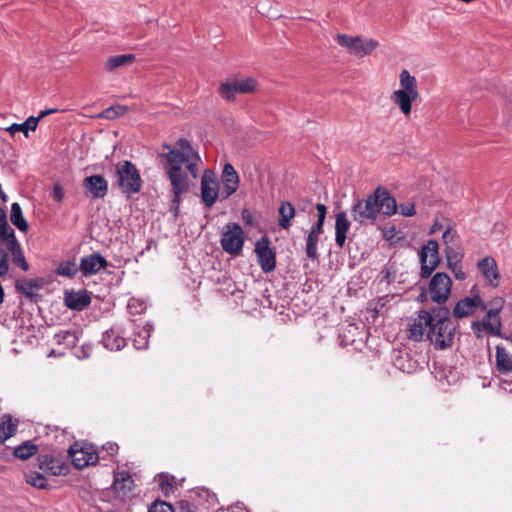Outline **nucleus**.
<instances>
[{
    "instance_id": "c9c22d12",
    "label": "nucleus",
    "mask_w": 512,
    "mask_h": 512,
    "mask_svg": "<svg viewBox=\"0 0 512 512\" xmlns=\"http://www.w3.org/2000/svg\"><path fill=\"white\" fill-rule=\"evenodd\" d=\"M38 451V448L35 444H33L31 441H26L22 443L21 445L17 446L14 449V456L26 460L30 458L31 456L35 455Z\"/></svg>"
},
{
    "instance_id": "37998d69",
    "label": "nucleus",
    "mask_w": 512,
    "mask_h": 512,
    "mask_svg": "<svg viewBox=\"0 0 512 512\" xmlns=\"http://www.w3.org/2000/svg\"><path fill=\"white\" fill-rule=\"evenodd\" d=\"M25 479L28 484L37 488L43 489L47 486L46 478L40 473H28L25 475Z\"/></svg>"
},
{
    "instance_id": "bb28decb",
    "label": "nucleus",
    "mask_w": 512,
    "mask_h": 512,
    "mask_svg": "<svg viewBox=\"0 0 512 512\" xmlns=\"http://www.w3.org/2000/svg\"><path fill=\"white\" fill-rule=\"evenodd\" d=\"M82 331L79 328H73L70 330H60L55 334V341L69 348H73L76 346Z\"/></svg>"
},
{
    "instance_id": "c85d7f7f",
    "label": "nucleus",
    "mask_w": 512,
    "mask_h": 512,
    "mask_svg": "<svg viewBox=\"0 0 512 512\" xmlns=\"http://www.w3.org/2000/svg\"><path fill=\"white\" fill-rule=\"evenodd\" d=\"M15 287L18 292L24 294L28 298H32L41 288V285L36 279H19L16 281Z\"/></svg>"
},
{
    "instance_id": "72a5a7b5",
    "label": "nucleus",
    "mask_w": 512,
    "mask_h": 512,
    "mask_svg": "<svg viewBox=\"0 0 512 512\" xmlns=\"http://www.w3.org/2000/svg\"><path fill=\"white\" fill-rule=\"evenodd\" d=\"M154 330L152 324L147 323L133 340L134 347L138 350L146 349L148 347V339Z\"/></svg>"
},
{
    "instance_id": "7c9ffc66",
    "label": "nucleus",
    "mask_w": 512,
    "mask_h": 512,
    "mask_svg": "<svg viewBox=\"0 0 512 512\" xmlns=\"http://www.w3.org/2000/svg\"><path fill=\"white\" fill-rule=\"evenodd\" d=\"M10 220L12 224L22 232L28 230V223L23 216L22 208L19 203L14 202L11 205Z\"/></svg>"
},
{
    "instance_id": "b1692460",
    "label": "nucleus",
    "mask_w": 512,
    "mask_h": 512,
    "mask_svg": "<svg viewBox=\"0 0 512 512\" xmlns=\"http://www.w3.org/2000/svg\"><path fill=\"white\" fill-rule=\"evenodd\" d=\"M133 485L134 481L129 472L120 471L115 473L113 488L118 494L126 496L128 493L132 491Z\"/></svg>"
},
{
    "instance_id": "ea45409f",
    "label": "nucleus",
    "mask_w": 512,
    "mask_h": 512,
    "mask_svg": "<svg viewBox=\"0 0 512 512\" xmlns=\"http://www.w3.org/2000/svg\"><path fill=\"white\" fill-rule=\"evenodd\" d=\"M445 254L448 266L461 263L464 255L458 244L448 245V247L445 248Z\"/></svg>"
},
{
    "instance_id": "f257e3e1",
    "label": "nucleus",
    "mask_w": 512,
    "mask_h": 512,
    "mask_svg": "<svg viewBox=\"0 0 512 512\" xmlns=\"http://www.w3.org/2000/svg\"><path fill=\"white\" fill-rule=\"evenodd\" d=\"M164 147L168 152L161 153L159 158L171 186V210L177 215L183 196L195 185L203 161L187 139H178L176 147L167 144Z\"/></svg>"
},
{
    "instance_id": "603ef678",
    "label": "nucleus",
    "mask_w": 512,
    "mask_h": 512,
    "mask_svg": "<svg viewBox=\"0 0 512 512\" xmlns=\"http://www.w3.org/2000/svg\"><path fill=\"white\" fill-rule=\"evenodd\" d=\"M442 238L446 247H448V245L458 244L455 240V233L451 229H446Z\"/></svg>"
},
{
    "instance_id": "f704fd0d",
    "label": "nucleus",
    "mask_w": 512,
    "mask_h": 512,
    "mask_svg": "<svg viewBox=\"0 0 512 512\" xmlns=\"http://www.w3.org/2000/svg\"><path fill=\"white\" fill-rule=\"evenodd\" d=\"M13 237H16L15 232L8 225L5 211L0 208V243H7Z\"/></svg>"
},
{
    "instance_id": "8fccbe9b",
    "label": "nucleus",
    "mask_w": 512,
    "mask_h": 512,
    "mask_svg": "<svg viewBox=\"0 0 512 512\" xmlns=\"http://www.w3.org/2000/svg\"><path fill=\"white\" fill-rule=\"evenodd\" d=\"M64 196L65 192L62 185L60 183H55L51 191L52 199L57 203H61L64 200Z\"/></svg>"
},
{
    "instance_id": "79ce46f5",
    "label": "nucleus",
    "mask_w": 512,
    "mask_h": 512,
    "mask_svg": "<svg viewBox=\"0 0 512 512\" xmlns=\"http://www.w3.org/2000/svg\"><path fill=\"white\" fill-rule=\"evenodd\" d=\"M320 235L308 233L306 238V255L308 258L314 260L318 257L317 245Z\"/></svg>"
},
{
    "instance_id": "4c0bfd02",
    "label": "nucleus",
    "mask_w": 512,
    "mask_h": 512,
    "mask_svg": "<svg viewBox=\"0 0 512 512\" xmlns=\"http://www.w3.org/2000/svg\"><path fill=\"white\" fill-rule=\"evenodd\" d=\"M316 209H317V221H316V223H314L312 225L309 232L312 234L321 235L323 233V226H324V222H325V218H326V214H327V207L322 203H318L316 205Z\"/></svg>"
},
{
    "instance_id": "9d476101",
    "label": "nucleus",
    "mask_w": 512,
    "mask_h": 512,
    "mask_svg": "<svg viewBox=\"0 0 512 512\" xmlns=\"http://www.w3.org/2000/svg\"><path fill=\"white\" fill-rule=\"evenodd\" d=\"M254 251L262 271L264 273L272 272L276 267V255L270 240L267 237L260 238L255 244Z\"/></svg>"
},
{
    "instance_id": "a18cd8bd",
    "label": "nucleus",
    "mask_w": 512,
    "mask_h": 512,
    "mask_svg": "<svg viewBox=\"0 0 512 512\" xmlns=\"http://www.w3.org/2000/svg\"><path fill=\"white\" fill-rule=\"evenodd\" d=\"M127 309L132 315L140 314L145 311L146 303L142 300L132 298L128 302Z\"/></svg>"
},
{
    "instance_id": "393cba45",
    "label": "nucleus",
    "mask_w": 512,
    "mask_h": 512,
    "mask_svg": "<svg viewBox=\"0 0 512 512\" xmlns=\"http://www.w3.org/2000/svg\"><path fill=\"white\" fill-rule=\"evenodd\" d=\"M399 85V91L419 97L418 81L407 69L400 72Z\"/></svg>"
},
{
    "instance_id": "f8f14e48",
    "label": "nucleus",
    "mask_w": 512,
    "mask_h": 512,
    "mask_svg": "<svg viewBox=\"0 0 512 512\" xmlns=\"http://www.w3.org/2000/svg\"><path fill=\"white\" fill-rule=\"evenodd\" d=\"M499 308L490 309L486 316L483 318L482 322H473L472 330L475 334L480 336L478 332L481 329V326L491 335L500 337L501 336V328L502 323L499 317Z\"/></svg>"
},
{
    "instance_id": "6e6552de",
    "label": "nucleus",
    "mask_w": 512,
    "mask_h": 512,
    "mask_svg": "<svg viewBox=\"0 0 512 512\" xmlns=\"http://www.w3.org/2000/svg\"><path fill=\"white\" fill-rule=\"evenodd\" d=\"M452 281L448 274L437 272L433 275L429 283V294L433 302L437 304L445 303L451 293Z\"/></svg>"
},
{
    "instance_id": "ddd939ff",
    "label": "nucleus",
    "mask_w": 512,
    "mask_h": 512,
    "mask_svg": "<svg viewBox=\"0 0 512 512\" xmlns=\"http://www.w3.org/2000/svg\"><path fill=\"white\" fill-rule=\"evenodd\" d=\"M68 454L72 464L78 469L94 465L98 461L96 451L85 447L77 448V444L69 448Z\"/></svg>"
},
{
    "instance_id": "2eb2a0df",
    "label": "nucleus",
    "mask_w": 512,
    "mask_h": 512,
    "mask_svg": "<svg viewBox=\"0 0 512 512\" xmlns=\"http://www.w3.org/2000/svg\"><path fill=\"white\" fill-rule=\"evenodd\" d=\"M477 268L485 281L496 288L500 283V273L496 260L492 256H486L477 263Z\"/></svg>"
},
{
    "instance_id": "09e8293b",
    "label": "nucleus",
    "mask_w": 512,
    "mask_h": 512,
    "mask_svg": "<svg viewBox=\"0 0 512 512\" xmlns=\"http://www.w3.org/2000/svg\"><path fill=\"white\" fill-rule=\"evenodd\" d=\"M9 271L8 252L0 248V277L4 276Z\"/></svg>"
},
{
    "instance_id": "6ab92c4d",
    "label": "nucleus",
    "mask_w": 512,
    "mask_h": 512,
    "mask_svg": "<svg viewBox=\"0 0 512 512\" xmlns=\"http://www.w3.org/2000/svg\"><path fill=\"white\" fill-rule=\"evenodd\" d=\"M38 465L42 471L53 476L65 474L67 472L65 462L50 455L39 456Z\"/></svg>"
},
{
    "instance_id": "f3484780",
    "label": "nucleus",
    "mask_w": 512,
    "mask_h": 512,
    "mask_svg": "<svg viewBox=\"0 0 512 512\" xmlns=\"http://www.w3.org/2000/svg\"><path fill=\"white\" fill-rule=\"evenodd\" d=\"M480 306H484L480 296L464 297L456 303L453 309V315L457 319H462L472 315Z\"/></svg>"
},
{
    "instance_id": "9b49d317",
    "label": "nucleus",
    "mask_w": 512,
    "mask_h": 512,
    "mask_svg": "<svg viewBox=\"0 0 512 512\" xmlns=\"http://www.w3.org/2000/svg\"><path fill=\"white\" fill-rule=\"evenodd\" d=\"M87 197L103 199L108 194V181L99 174L87 176L82 182Z\"/></svg>"
},
{
    "instance_id": "58836bf2",
    "label": "nucleus",
    "mask_w": 512,
    "mask_h": 512,
    "mask_svg": "<svg viewBox=\"0 0 512 512\" xmlns=\"http://www.w3.org/2000/svg\"><path fill=\"white\" fill-rule=\"evenodd\" d=\"M238 93L239 91L234 79L222 83L219 87L220 96L227 101L234 100Z\"/></svg>"
},
{
    "instance_id": "cd10ccee",
    "label": "nucleus",
    "mask_w": 512,
    "mask_h": 512,
    "mask_svg": "<svg viewBox=\"0 0 512 512\" xmlns=\"http://www.w3.org/2000/svg\"><path fill=\"white\" fill-rule=\"evenodd\" d=\"M495 349L497 370L503 374L512 372V355L501 345H497Z\"/></svg>"
},
{
    "instance_id": "aec40b11",
    "label": "nucleus",
    "mask_w": 512,
    "mask_h": 512,
    "mask_svg": "<svg viewBox=\"0 0 512 512\" xmlns=\"http://www.w3.org/2000/svg\"><path fill=\"white\" fill-rule=\"evenodd\" d=\"M102 344L111 351H119L126 346V339L119 327H112L103 334Z\"/></svg>"
},
{
    "instance_id": "f03ea898",
    "label": "nucleus",
    "mask_w": 512,
    "mask_h": 512,
    "mask_svg": "<svg viewBox=\"0 0 512 512\" xmlns=\"http://www.w3.org/2000/svg\"><path fill=\"white\" fill-rule=\"evenodd\" d=\"M456 327L446 307L431 311L421 310L409 325V338L414 341L429 340L437 349L452 346Z\"/></svg>"
},
{
    "instance_id": "c03bdc74",
    "label": "nucleus",
    "mask_w": 512,
    "mask_h": 512,
    "mask_svg": "<svg viewBox=\"0 0 512 512\" xmlns=\"http://www.w3.org/2000/svg\"><path fill=\"white\" fill-rule=\"evenodd\" d=\"M239 93H250L256 88V81L253 78L234 79Z\"/></svg>"
},
{
    "instance_id": "0eeeda50",
    "label": "nucleus",
    "mask_w": 512,
    "mask_h": 512,
    "mask_svg": "<svg viewBox=\"0 0 512 512\" xmlns=\"http://www.w3.org/2000/svg\"><path fill=\"white\" fill-rule=\"evenodd\" d=\"M201 200L205 207L211 208L217 201L220 190L216 173L211 169H205L201 177Z\"/></svg>"
},
{
    "instance_id": "a878e982",
    "label": "nucleus",
    "mask_w": 512,
    "mask_h": 512,
    "mask_svg": "<svg viewBox=\"0 0 512 512\" xmlns=\"http://www.w3.org/2000/svg\"><path fill=\"white\" fill-rule=\"evenodd\" d=\"M278 225L282 229H289L292 225V220L296 216V209L289 201L281 202L279 209Z\"/></svg>"
},
{
    "instance_id": "3c124183",
    "label": "nucleus",
    "mask_w": 512,
    "mask_h": 512,
    "mask_svg": "<svg viewBox=\"0 0 512 512\" xmlns=\"http://www.w3.org/2000/svg\"><path fill=\"white\" fill-rule=\"evenodd\" d=\"M448 268L453 272L457 280H465L467 278V274L463 271L461 263L449 265Z\"/></svg>"
},
{
    "instance_id": "864d4df0",
    "label": "nucleus",
    "mask_w": 512,
    "mask_h": 512,
    "mask_svg": "<svg viewBox=\"0 0 512 512\" xmlns=\"http://www.w3.org/2000/svg\"><path fill=\"white\" fill-rule=\"evenodd\" d=\"M159 486L161 487V490L167 493L168 489L171 488V484L168 481V477L165 475H159Z\"/></svg>"
},
{
    "instance_id": "5701e85b",
    "label": "nucleus",
    "mask_w": 512,
    "mask_h": 512,
    "mask_svg": "<svg viewBox=\"0 0 512 512\" xmlns=\"http://www.w3.org/2000/svg\"><path fill=\"white\" fill-rule=\"evenodd\" d=\"M419 97L408 94L405 92H401L399 90H395L391 96V101L400 109V111L405 115L409 116L412 111V103L416 101Z\"/></svg>"
},
{
    "instance_id": "dca6fc26",
    "label": "nucleus",
    "mask_w": 512,
    "mask_h": 512,
    "mask_svg": "<svg viewBox=\"0 0 512 512\" xmlns=\"http://www.w3.org/2000/svg\"><path fill=\"white\" fill-rule=\"evenodd\" d=\"M108 266L107 260L99 253L84 256L80 260L79 270L84 276L97 274Z\"/></svg>"
},
{
    "instance_id": "473e14b6",
    "label": "nucleus",
    "mask_w": 512,
    "mask_h": 512,
    "mask_svg": "<svg viewBox=\"0 0 512 512\" xmlns=\"http://www.w3.org/2000/svg\"><path fill=\"white\" fill-rule=\"evenodd\" d=\"M16 430L17 426L12 423L11 416H3L0 420V443H3L5 440L13 436Z\"/></svg>"
},
{
    "instance_id": "5fc2aeb1",
    "label": "nucleus",
    "mask_w": 512,
    "mask_h": 512,
    "mask_svg": "<svg viewBox=\"0 0 512 512\" xmlns=\"http://www.w3.org/2000/svg\"><path fill=\"white\" fill-rule=\"evenodd\" d=\"M56 112H58L57 108H49V109H45V110L40 111L39 115L37 117H35L37 119V124L44 117H46V116H48L50 114L56 113Z\"/></svg>"
},
{
    "instance_id": "4468645a",
    "label": "nucleus",
    "mask_w": 512,
    "mask_h": 512,
    "mask_svg": "<svg viewBox=\"0 0 512 512\" xmlns=\"http://www.w3.org/2000/svg\"><path fill=\"white\" fill-rule=\"evenodd\" d=\"M221 181L223 184L221 196L225 200L237 191L240 182L238 173L232 164L225 163L221 174Z\"/></svg>"
},
{
    "instance_id": "c756f323",
    "label": "nucleus",
    "mask_w": 512,
    "mask_h": 512,
    "mask_svg": "<svg viewBox=\"0 0 512 512\" xmlns=\"http://www.w3.org/2000/svg\"><path fill=\"white\" fill-rule=\"evenodd\" d=\"M134 54H122L109 57L105 62V68L107 71L112 72L115 69L130 65L134 62Z\"/></svg>"
},
{
    "instance_id": "13d9d810",
    "label": "nucleus",
    "mask_w": 512,
    "mask_h": 512,
    "mask_svg": "<svg viewBox=\"0 0 512 512\" xmlns=\"http://www.w3.org/2000/svg\"><path fill=\"white\" fill-rule=\"evenodd\" d=\"M187 512H192V511H191V510H190V508H189Z\"/></svg>"
},
{
    "instance_id": "7ed1b4c3",
    "label": "nucleus",
    "mask_w": 512,
    "mask_h": 512,
    "mask_svg": "<svg viewBox=\"0 0 512 512\" xmlns=\"http://www.w3.org/2000/svg\"><path fill=\"white\" fill-rule=\"evenodd\" d=\"M380 212L388 217L397 212L396 199L382 186L377 187L367 198L358 200L351 208L352 218L359 224H373Z\"/></svg>"
},
{
    "instance_id": "a19ab883",
    "label": "nucleus",
    "mask_w": 512,
    "mask_h": 512,
    "mask_svg": "<svg viewBox=\"0 0 512 512\" xmlns=\"http://www.w3.org/2000/svg\"><path fill=\"white\" fill-rule=\"evenodd\" d=\"M78 271L79 267L74 260L62 261L56 269L58 275L65 277H74Z\"/></svg>"
},
{
    "instance_id": "423d86ee",
    "label": "nucleus",
    "mask_w": 512,
    "mask_h": 512,
    "mask_svg": "<svg viewBox=\"0 0 512 512\" xmlns=\"http://www.w3.org/2000/svg\"><path fill=\"white\" fill-rule=\"evenodd\" d=\"M220 243L222 249L230 255L236 256L240 254L244 245V231L242 227L235 222L225 225Z\"/></svg>"
},
{
    "instance_id": "6e6d98bb",
    "label": "nucleus",
    "mask_w": 512,
    "mask_h": 512,
    "mask_svg": "<svg viewBox=\"0 0 512 512\" xmlns=\"http://www.w3.org/2000/svg\"><path fill=\"white\" fill-rule=\"evenodd\" d=\"M104 449L110 454L113 455L118 451V445L116 443H108L104 445Z\"/></svg>"
},
{
    "instance_id": "4d7b16f0",
    "label": "nucleus",
    "mask_w": 512,
    "mask_h": 512,
    "mask_svg": "<svg viewBox=\"0 0 512 512\" xmlns=\"http://www.w3.org/2000/svg\"><path fill=\"white\" fill-rule=\"evenodd\" d=\"M82 354H77L78 358H87L91 352V346L83 345L81 349Z\"/></svg>"
},
{
    "instance_id": "4be33fe9",
    "label": "nucleus",
    "mask_w": 512,
    "mask_h": 512,
    "mask_svg": "<svg viewBox=\"0 0 512 512\" xmlns=\"http://www.w3.org/2000/svg\"><path fill=\"white\" fill-rule=\"evenodd\" d=\"M6 244V251L11 254L12 262L23 271L29 270V264L25 259L22 247L16 237H13Z\"/></svg>"
},
{
    "instance_id": "e433bc0d",
    "label": "nucleus",
    "mask_w": 512,
    "mask_h": 512,
    "mask_svg": "<svg viewBox=\"0 0 512 512\" xmlns=\"http://www.w3.org/2000/svg\"><path fill=\"white\" fill-rule=\"evenodd\" d=\"M128 111V107L124 105H112L97 115L98 118L113 120L120 116L125 115Z\"/></svg>"
},
{
    "instance_id": "de8ad7c7",
    "label": "nucleus",
    "mask_w": 512,
    "mask_h": 512,
    "mask_svg": "<svg viewBox=\"0 0 512 512\" xmlns=\"http://www.w3.org/2000/svg\"><path fill=\"white\" fill-rule=\"evenodd\" d=\"M398 209H399V213L405 217H411L416 214L415 204L411 203V202L402 203L399 206L397 205V210Z\"/></svg>"
},
{
    "instance_id": "1a4fd4ad",
    "label": "nucleus",
    "mask_w": 512,
    "mask_h": 512,
    "mask_svg": "<svg viewBox=\"0 0 512 512\" xmlns=\"http://www.w3.org/2000/svg\"><path fill=\"white\" fill-rule=\"evenodd\" d=\"M438 250L439 245L436 240L431 239L423 245L420 252L422 278H428L438 266L440 262Z\"/></svg>"
},
{
    "instance_id": "20e7f679",
    "label": "nucleus",
    "mask_w": 512,
    "mask_h": 512,
    "mask_svg": "<svg viewBox=\"0 0 512 512\" xmlns=\"http://www.w3.org/2000/svg\"><path fill=\"white\" fill-rule=\"evenodd\" d=\"M115 185L118 189L130 197L140 192L142 178L136 165L129 160L120 161L115 166Z\"/></svg>"
},
{
    "instance_id": "412c9836",
    "label": "nucleus",
    "mask_w": 512,
    "mask_h": 512,
    "mask_svg": "<svg viewBox=\"0 0 512 512\" xmlns=\"http://www.w3.org/2000/svg\"><path fill=\"white\" fill-rule=\"evenodd\" d=\"M351 223L346 212L341 211L336 215L335 220V243L339 248H343L346 242V235L350 229Z\"/></svg>"
},
{
    "instance_id": "49530a36",
    "label": "nucleus",
    "mask_w": 512,
    "mask_h": 512,
    "mask_svg": "<svg viewBox=\"0 0 512 512\" xmlns=\"http://www.w3.org/2000/svg\"><path fill=\"white\" fill-rule=\"evenodd\" d=\"M148 512H174L170 504L165 501H155L150 507Z\"/></svg>"
},
{
    "instance_id": "2f4dec72",
    "label": "nucleus",
    "mask_w": 512,
    "mask_h": 512,
    "mask_svg": "<svg viewBox=\"0 0 512 512\" xmlns=\"http://www.w3.org/2000/svg\"><path fill=\"white\" fill-rule=\"evenodd\" d=\"M37 128V119L35 116H30L23 123H13L6 130L14 135L16 132H23L26 136L28 135V131H35Z\"/></svg>"
},
{
    "instance_id": "a211bd4d",
    "label": "nucleus",
    "mask_w": 512,
    "mask_h": 512,
    "mask_svg": "<svg viewBox=\"0 0 512 512\" xmlns=\"http://www.w3.org/2000/svg\"><path fill=\"white\" fill-rule=\"evenodd\" d=\"M65 305L74 311H82L91 303V297L86 290L66 291L64 294Z\"/></svg>"
},
{
    "instance_id": "39448f33",
    "label": "nucleus",
    "mask_w": 512,
    "mask_h": 512,
    "mask_svg": "<svg viewBox=\"0 0 512 512\" xmlns=\"http://www.w3.org/2000/svg\"><path fill=\"white\" fill-rule=\"evenodd\" d=\"M335 40L338 45L344 48L349 54L358 58L370 55L379 45L378 41L372 38L352 36L343 33L336 34Z\"/></svg>"
}]
</instances>
